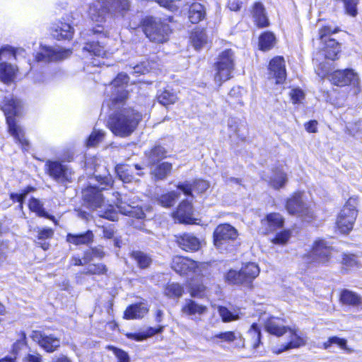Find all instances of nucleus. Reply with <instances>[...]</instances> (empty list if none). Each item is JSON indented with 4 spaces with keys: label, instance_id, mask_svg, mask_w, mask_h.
<instances>
[{
    "label": "nucleus",
    "instance_id": "obj_27",
    "mask_svg": "<svg viewBox=\"0 0 362 362\" xmlns=\"http://www.w3.org/2000/svg\"><path fill=\"white\" fill-rule=\"evenodd\" d=\"M266 330L274 335L277 337L282 336L288 330L281 320L276 317H270L265 322Z\"/></svg>",
    "mask_w": 362,
    "mask_h": 362
},
{
    "label": "nucleus",
    "instance_id": "obj_7",
    "mask_svg": "<svg viewBox=\"0 0 362 362\" xmlns=\"http://www.w3.org/2000/svg\"><path fill=\"white\" fill-rule=\"evenodd\" d=\"M334 251V247L326 240L318 239L314 242L310 252L305 254L302 259L307 264L324 265L329 262Z\"/></svg>",
    "mask_w": 362,
    "mask_h": 362
},
{
    "label": "nucleus",
    "instance_id": "obj_9",
    "mask_svg": "<svg viewBox=\"0 0 362 362\" xmlns=\"http://www.w3.org/2000/svg\"><path fill=\"white\" fill-rule=\"evenodd\" d=\"M128 80L127 74H119L107 88V93H111L110 103L108 104L110 109H119L124 105L128 95L124 86L128 83Z\"/></svg>",
    "mask_w": 362,
    "mask_h": 362
},
{
    "label": "nucleus",
    "instance_id": "obj_10",
    "mask_svg": "<svg viewBox=\"0 0 362 362\" xmlns=\"http://www.w3.org/2000/svg\"><path fill=\"white\" fill-rule=\"evenodd\" d=\"M286 207L289 214L297 215L307 223L314 218L313 210L304 203L301 193H296L289 198Z\"/></svg>",
    "mask_w": 362,
    "mask_h": 362
},
{
    "label": "nucleus",
    "instance_id": "obj_31",
    "mask_svg": "<svg viewBox=\"0 0 362 362\" xmlns=\"http://www.w3.org/2000/svg\"><path fill=\"white\" fill-rule=\"evenodd\" d=\"M228 128L229 136H236L240 139L246 137V126L242 122H239L235 118H230L228 121Z\"/></svg>",
    "mask_w": 362,
    "mask_h": 362
},
{
    "label": "nucleus",
    "instance_id": "obj_47",
    "mask_svg": "<svg viewBox=\"0 0 362 362\" xmlns=\"http://www.w3.org/2000/svg\"><path fill=\"white\" fill-rule=\"evenodd\" d=\"M180 193L172 191L162 194L157 199L158 204L164 207H170L174 205L175 201L179 198Z\"/></svg>",
    "mask_w": 362,
    "mask_h": 362
},
{
    "label": "nucleus",
    "instance_id": "obj_14",
    "mask_svg": "<svg viewBox=\"0 0 362 362\" xmlns=\"http://www.w3.org/2000/svg\"><path fill=\"white\" fill-rule=\"evenodd\" d=\"M356 206L357 199L356 198L349 199L337 216V226H352L354 225L358 214Z\"/></svg>",
    "mask_w": 362,
    "mask_h": 362
},
{
    "label": "nucleus",
    "instance_id": "obj_12",
    "mask_svg": "<svg viewBox=\"0 0 362 362\" xmlns=\"http://www.w3.org/2000/svg\"><path fill=\"white\" fill-rule=\"evenodd\" d=\"M71 53L70 49L42 46L37 53L35 59L38 62H57L68 58Z\"/></svg>",
    "mask_w": 362,
    "mask_h": 362
},
{
    "label": "nucleus",
    "instance_id": "obj_45",
    "mask_svg": "<svg viewBox=\"0 0 362 362\" xmlns=\"http://www.w3.org/2000/svg\"><path fill=\"white\" fill-rule=\"evenodd\" d=\"M276 43V37L271 32H265L259 36V46L260 49L267 51L272 49Z\"/></svg>",
    "mask_w": 362,
    "mask_h": 362
},
{
    "label": "nucleus",
    "instance_id": "obj_39",
    "mask_svg": "<svg viewBox=\"0 0 362 362\" xmlns=\"http://www.w3.org/2000/svg\"><path fill=\"white\" fill-rule=\"evenodd\" d=\"M28 207L31 211L35 212L38 216L50 219L54 224L58 223L57 220L54 216L49 215L45 211L43 205L39 199L35 198L30 199Z\"/></svg>",
    "mask_w": 362,
    "mask_h": 362
},
{
    "label": "nucleus",
    "instance_id": "obj_11",
    "mask_svg": "<svg viewBox=\"0 0 362 362\" xmlns=\"http://www.w3.org/2000/svg\"><path fill=\"white\" fill-rule=\"evenodd\" d=\"M45 170L57 182L64 184L72 181L71 169L62 162L48 160L45 163Z\"/></svg>",
    "mask_w": 362,
    "mask_h": 362
},
{
    "label": "nucleus",
    "instance_id": "obj_42",
    "mask_svg": "<svg viewBox=\"0 0 362 362\" xmlns=\"http://www.w3.org/2000/svg\"><path fill=\"white\" fill-rule=\"evenodd\" d=\"M16 74L14 66L7 62H0V78L4 83L11 82Z\"/></svg>",
    "mask_w": 362,
    "mask_h": 362
},
{
    "label": "nucleus",
    "instance_id": "obj_36",
    "mask_svg": "<svg viewBox=\"0 0 362 362\" xmlns=\"http://www.w3.org/2000/svg\"><path fill=\"white\" fill-rule=\"evenodd\" d=\"M105 42H95L91 41L90 42H88L86 44V45L83 47V49L92 53L93 55L102 57V58H107L109 57L112 53L110 52L108 50L105 49L104 45H102L101 44H104Z\"/></svg>",
    "mask_w": 362,
    "mask_h": 362
},
{
    "label": "nucleus",
    "instance_id": "obj_20",
    "mask_svg": "<svg viewBox=\"0 0 362 362\" xmlns=\"http://www.w3.org/2000/svg\"><path fill=\"white\" fill-rule=\"evenodd\" d=\"M195 265V261L182 256L174 257L171 263L172 269L180 275H186L192 272V269Z\"/></svg>",
    "mask_w": 362,
    "mask_h": 362
},
{
    "label": "nucleus",
    "instance_id": "obj_5",
    "mask_svg": "<svg viewBox=\"0 0 362 362\" xmlns=\"http://www.w3.org/2000/svg\"><path fill=\"white\" fill-rule=\"evenodd\" d=\"M214 81L219 86L232 77L235 69L234 52L230 49L221 52L214 63Z\"/></svg>",
    "mask_w": 362,
    "mask_h": 362
},
{
    "label": "nucleus",
    "instance_id": "obj_8",
    "mask_svg": "<svg viewBox=\"0 0 362 362\" xmlns=\"http://www.w3.org/2000/svg\"><path fill=\"white\" fill-rule=\"evenodd\" d=\"M142 30L151 42L156 43L166 42L170 33V27L168 24L156 21L153 17H146L143 20Z\"/></svg>",
    "mask_w": 362,
    "mask_h": 362
},
{
    "label": "nucleus",
    "instance_id": "obj_18",
    "mask_svg": "<svg viewBox=\"0 0 362 362\" xmlns=\"http://www.w3.org/2000/svg\"><path fill=\"white\" fill-rule=\"evenodd\" d=\"M269 76L276 79V83H282L286 77L285 61L281 57L272 59L269 65Z\"/></svg>",
    "mask_w": 362,
    "mask_h": 362
},
{
    "label": "nucleus",
    "instance_id": "obj_29",
    "mask_svg": "<svg viewBox=\"0 0 362 362\" xmlns=\"http://www.w3.org/2000/svg\"><path fill=\"white\" fill-rule=\"evenodd\" d=\"M167 151L160 146H156L145 151V157L148 165L153 166L166 157Z\"/></svg>",
    "mask_w": 362,
    "mask_h": 362
},
{
    "label": "nucleus",
    "instance_id": "obj_49",
    "mask_svg": "<svg viewBox=\"0 0 362 362\" xmlns=\"http://www.w3.org/2000/svg\"><path fill=\"white\" fill-rule=\"evenodd\" d=\"M130 255L141 269L147 268L151 263V258L141 251H132Z\"/></svg>",
    "mask_w": 362,
    "mask_h": 362
},
{
    "label": "nucleus",
    "instance_id": "obj_40",
    "mask_svg": "<svg viewBox=\"0 0 362 362\" xmlns=\"http://www.w3.org/2000/svg\"><path fill=\"white\" fill-rule=\"evenodd\" d=\"M157 100L162 105L168 106L175 103L178 98L176 93L173 90L165 89L158 93Z\"/></svg>",
    "mask_w": 362,
    "mask_h": 362
},
{
    "label": "nucleus",
    "instance_id": "obj_41",
    "mask_svg": "<svg viewBox=\"0 0 362 362\" xmlns=\"http://www.w3.org/2000/svg\"><path fill=\"white\" fill-rule=\"evenodd\" d=\"M163 327H159L158 328L148 327L146 330L139 333H127L126 336L129 339L135 341H141L148 337L153 336L156 334L160 333Z\"/></svg>",
    "mask_w": 362,
    "mask_h": 362
},
{
    "label": "nucleus",
    "instance_id": "obj_64",
    "mask_svg": "<svg viewBox=\"0 0 362 362\" xmlns=\"http://www.w3.org/2000/svg\"><path fill=\"white\" fill-rule=\"evenodd\" d=\"M342 264L349 267L356 266L358 261L356 255L352 254H344L342 258Z\"/></svg>",
    "mask_w": 362,
    "mask_h": 362
},
{
    "label": "nucleus",
    "instance_id": "obj_44",
    "mask_svg": "<svg viewBox=\"0 0 362 362\" xmlns=\"http://www.w3.org/2000/svg\"><path fill=\"white\" fill-rule=\"evenodd\" d=\"M93 239V234L90 230H88L83 234L67 235V241L75 245L88 244L92 242Z\"/></svg>",
    "mask_w": 362,
    "mask_h": 362
},
{
    "label": "nucleus",
    "instance_id": "obj_24",
    "mask_svg": "<svg viewBox=\"0 0 362 362\" xmlns=\"http://www.w3.org/2000/svg\"><path fill=\"white\" fill-rule=\"evenodd\" d=\"M289 330V341L286 344L281 345L279 353L287 351L290 349H296L305 344L306 339L303 336V334L298 330L288 329Z\"/></svg>",
    "mask_w": 362,
    "mask_h": 362
},
{
    "label": "nucleus",
    "instance_id": "obj_51",
    "mask_svg": "<svg viewBox=\"0 0 362 362\" xmlns=\"http://www.w3.org/2000/svg\"><path fill=\"white\" fill-rule=\"evenodd\" d=\"M37 233V244H38L44 250H47L49 248V244L46 242H43V240L50 238L53 235V230L51 228H44Z\"/></svg>",
    "mask_w": 362,
    "mask_h": 362
},
{
    "label": "nucleus",
    "instance_id": "obj_54",
    "mask_svg": "<svg viewBox=\"0 0 362 362\" xmlns=\"http://www.w3.org/2000/svg\"><path fill=\"white\" fill-rule=\"evenodd\" d=\"M346 13L351 17H356L358 14L357 6L359 0H343Z\"/></svg>",
    "mask_w": 362,
    "mask_h": 362
},
{
    "label": "nucleus",
    "instance_id": "obj_35",
    "mask_svg": "<svg viewBox=\"0 0 362 362\" xmlns=\"http://www.w3.org/2000/svg\"><path fill=\"white\" fill-rule=\"evenodd\" d=\"M252 13L258 27L264 28L269 25V23L266 16L265 9L261 3L257 2L255 4Z\"/></svg>",
    "mask_w": 362,
    "mask_h": 362
},
{
    "label": "nucleus",
    "instance_id": "obj_15",
    "mask_svg": "<svg viewBox=\"0 0 362 362\" xmlns=\"http://www.w3.org/2000/svg\"><path fill=\"white\" fill-rule=\"evenodd\" d=\"M329 81L336 86H344L353 85L354 86L358 84L359 78L353 69H346L344 70H337L329 76Z\"/></svg>",
    "mask_w": 362,
    "mask_h": 362
},
{
    "label": "nucleus",
    "instance_id": "obj_28",
    "mask_svg": "<svg viewBox=\"0 0 362 362\" xmlns=\"http://www.w3.org/2000/svg\"><path fill=\"white\" fill-rule=\"evenodd\" d=\"M340 300L344 305L362 309V297L352 291L348 289L341 291Z\"/></svg>",
    "mask_w": 362,
    "mask_h": 362
},
{
    "label": "nucleus",
    "instance_id": "obj_3",
    "mask_svg": "<svg viewBox=\"0 0 362 362\" xmlns=\"http://www.w3.org/2000/svg\"><path fill=\"white\" fill-rule=\"evenodd\" d=\"M104 189V187L88 186L82 191L83 199L88 207L97 211L99 216L113 221L118 220L119 214L114 206L112 204L107 206L105 204L104 196L101 193Z\"/></svg>",
    "mask_w": 362,
    "mask_h": 362
},
{
    "label": "nucleus",
    "instance_id": "obj_52",
    "mask_svg": "<svg viewBox=\"0 0 362 362\" xmlns=\"http://www.w3.org/2000/svg\"><path fill=\"white\" fill-rule=\"evenodd\" d=\"M218 312L222 321L224 322H229L239 319L238 314L232 313L226 307L219 306Z\"/></svg>",
    "mask_w": 362,
    "mask_h": 362
},
{
    "label": "nucleus",
    "instance_id": "obj_32",
    "mask_svg": "<svg viewBox=\"0 0 362 362\" xmlns=\"http://www.w3.org/2000/svg\"><path fill=\"white\" fill-rule=\"evenodd\" d=\"M115 170L119 179L124 183L137 182L139 179L136 177V175L141 176L142 175V173L139 172L136 175H134L132 168L124 165H117Z\"/></svg>",
    "mask_w": 362,
    "mask_h": 362
},
{
    "label": "nucleus",
    "instance_id": "obj_43",
    "mask_svg": "<svg viewBox=\"0 0 362 362\" xmlns=\"http://www.w3.org/2000/svg\"><path fill=\"white\" fill-rule=\"evenodd\" d=\"M207 36L204 30H194L190 37L191 42L196 49L202 48L207 43Z\"/></svg>",
    "mask_w": 362,
    "mask_h": 362
},
{
    "label": "nucleus",
    "instance_id": "obj_60",
    "mask_svg": "<svg viewBox=\"0 0 362 362\" xmlns=\"http://www.w3.org/2000/svg\"><path fill=\"white\" fill-rule=\"evenodd\" d=\"M33 190V188L31 187H28V188H26L25 189H24L22 193L21 194H16V193H11L10 194V197L11 199L13 201V202H18L20 203L19 204V207L21 209H22L23 207V200L25 199V198L26 197V196L28 195V194L29 192H30L31 191Z\"/></svg>",
    "mask_w": 362,
    "mask_h": 362
},
{
    "label": "nucleus",
    "instance_id": "obj_21",
    "mask_svg": "<svg viewBox=\"0 0 362 362\" xmlns=\"http://www.w3.org/2000/svg\"><path fill=\"white\" fill-rule=\"evenodd\" d=\"M208 308L199 304L194 300L185 299V304L181 308V312L188 316H202L206 313Z\"/></svg>",
    "mask_w": 362,
    "mask_h": 362
},
{
    "label": "nucleus",
    "instance_id": "obj_63",
    "mask_svg": "<svg viewBox=\"0 0 362 362\" xmlns=\"http://www.w3.org/2000/svg\"><path fill=\"white\" fill-rule=\"evenodd\" d=\"M206 288L203 284L193 285L189 288V293L192 297L202 298L204 296Z\"/></svg>",
    "mask_w": 362,
    "mask_h": 362
},
{
    "label": "nucleus",
    "instance_id": "obj_13",
    "mask_svg": "<svg viewBox=\"0 0 362 362\" xmlns=\"http://www.w3.org/2000/svg\"><path fill=\"white\" fill-rule=\"evenodd\" d=\"M173 218L180 224L194 225L199 224L194 217V208L191 202L188 200L182 201L177 206L176 210L172 214Z\"/></svg>",
    "mask_w": 362,
    "mask_h": 362
},
{
    "label": "nucleus",
    "instance_id": "obj_30",
    "mask_svg": "<svg viewBox=\"0 0 362 362\" xmlns=\"http://www.w3.org/2000/svg\"><path fill=\"white\" fill-rule=\"evenodd\" d=\"M321 54L317 52L313 59L315 73L322 78L326 77L331 70V64Z\"/></svg>",
    "mask_w": 362,
    "mask_h": 362
},
{
    "label": "nucleus",
    "instance_id": "obj_17",
    "mask_svg": "<svg viewBox=\"0 0 362 362\" xmlns=\"http://www.w3.org/2000/svg\"><path fill=\"white\" fill-rule=\"evenodd\" d=\"M238 234L235 228H216L214 233V245L218 249L226 247V245L234 240Z\"/></svg>",
    "mask_w": 362,
    "mask_h": 362
},
{
    "label": "nucleus",
    "instance_id": "obj_56",
    "mask_svg": "<svg viewBox=\"0 0 362 362\" xmlns=\"http://www.w3.org/2000/svg\"><path fill=\"white\" fill-rule=\"evenodd\" d=\"M105 134L101 130H94L87 140V146L93 147L96 146L104 139Z\"/></svg>",
    "mask_w": 362,
    "mask_h": 362
},
{
    "label": "nucleus",
    "instance_id": "obj_25",
    "mask_svg": "<svg viewBox=\"0 0 362 362\" xmlns=\"http://www.w3.org/2000/svg\"><path fill=\"white\" fill-rule=\"evenodd\" d=\"M218 339H220L221 341H226L228 343H230L239 339V342L237 346L242 348L245 346L244 339L240 333L228 331L220 332L207 339L208 341H211L216 344H218Z\"/></svg>",
    "mask_w": 362,
    "mask_h": 362
},
{
    "label": "nucleus",
    "instance_id": "obj_33",
    "mask_svg": "<svg viewBox=\"0 0 362 362\" xmlns=\"http://www.w3.org/2000/svg\"><path fill=\"white\" fill-rule=\"evenodd\" d=\"M148 311L144 303H136L129 305L124 312V318L127 320L142 318Z\"/></svg>",
    "mask_w": 362,
    "mask_h": 362
},
{
    "label": "nucleus",
    "instance_id": "obj_1",
    "mask_svg": "<svg viewBox=\"0 0 362 362\" xmlns=\"http://www.w3.org/2000/svg\"><path fill=\"white\" fill-rule=\"evenodd\" d=\"M21 107V101L12 95L5 97L1 105V109L6 116L9 133L22 145L24 150H27L28 141L25 138L23 130L16 124L14 118L19 115Z\"/></svg>",
    "mask_w": 362,
    "mask_h": 362
},
{
    "label": "nucleus",
    "instance_id": "obj_37",
    "mask_svg": "<svg viewBox=\"0 0 362 362\" xmlns=\"http://www.w3.org/2000/svg\"><path fill=\"white\" fill-rule=\"evenodd\" d=\"M240 271L245 279L247 286H250L253 280L259 274L258 265L253 262H248L244 264L240 269Z\"/></svg>",
    "mask_w": 362,
    "mask_h": 362
},
{
    "label": "nucleus",
    "instance_id": "obj_58",
    "mask_svg": "<svg viewBox=\"0 0 362 362\" xmlns=\"http://www.w3.org/2000/svg\"><path fill=\"white\" fill-rule=\"evenodd\" d=\"M291 235V231L288 229H284L279 233H277L272 242L275 244L284 245L286 244Z\"/></svg>",
    "mask_w": 362,
    "mask_h": 362
},
{
    "label": "nucleus",
    "instance_id": "obj_4",
    "mask_svg": "<svg viewBox=\"0 0 362 362\" xmlns=\"http://www.w3.org/2000/svg\"><path fill=\"white\" fill-rule=\"evenodd\" d=\"M105 198L114 203L119 213L139 219L146 218L147 214L139 206L136 197L133 194H122L118 192H107Z\"/></svg>",
    "mask_w": 362,
    "mask_h": 362
},
{
    "label": "nucleus",
    "instance_id": "obj_23",
    "mask_svg": "<svg viewBox=\"0 0 362 362\" xmlns=\"http://www.w3.org/2000/svg\"><path fill=\"white\" fill-rule=\"evenodd\" d=\"M52 35L58 40H70L74 35V28L68 23L58 22L52 25Z\"/></svg>",
    "mask_w": 362,
    "mask_h": 362
},
{
    "label": "nucleus",
    "instance_id": "obj_53",
    "mask_svg": "<svg viewBox=\"0 0 362 362\" xmlns=\"http://www.w3.org/2000/svg\"><path fill=\"white\" fill-rule=\"evenodd\" d=\"M266 221L269 226H284V218L279 213H271L267 216Z\"/></svg>",
    "mask_w": 362,
    "mask_h": 362
},
{
    "label": "nucleus",
    "instance_id": "obj_46",
    "mask_svg": "<svg viewBox=\"0 0 362 362\" xmlns=\"http://www.w3.org/2000/svg\"><path fill=\"white\" fill-rule=\"evenodd\" d=\"M184 292L183 287L178 283H168L164 288V294L168 298H180Z\"/></svg>",
    "mask_w": 362,
    "mask_h": 362
},
{
    "label": "nucleus",
    "instance_id": "obj_16",
    "mask_svg": "<svg viewBox=\"0 0 362 362\" xmlns=\"http://www.w3.org/2000/svg\"><path fill=\"white\" fill-rule=\"evenodd\" d=\"M33 341L47 352H54L60 346V339L54 335H46L40 331H33L31 335Z\"/></svg>",
    "mask_w": 362,
    "mask_h": 362
},
{
    "label": "nucleus",
    "instance_id": "obj_57",
    "mask_svg": "<svg viewBox=\"0 0 362 362\" xmlns=\"http://www.w3.org/2000/svg\"><path fill=\"white\" fill-rule=\"evenodd\" d=\"M15 58V51L11 47L5 46L0 49V62H6Z\"/></svg>",
    "mask_w": 362,
    "mask_h": 362
},
{
    "label": "nucleus",
    "instance_id": "obj_22",
    "mask_svg": "<svg viewBox=\"0 0 362 362\" xmlns=\"http://www.w3.org/2000/svg\"><path fill=\"white\" fill-rule=\"evenodd\" d=\"M265 180L269 182V185L276 189H279L284 187L287 182V175L282 168H276L273 169L271 175L267 176Z\"/></svg>",
    "mask_w": 362,
    "mask_h": 362
},
{
    "label": "nucleus",
    "instance_id": "obj_59",
    "mask_svg": "<svg viewBox=\"0 0 362 362\" xmlns=\"http://www.w3.org/2000/svg\"><path fill=\"white\" fill-rule=\"evenodd\" d=\"M107 272V268L104 264H90L88 267L86 272H83L85 274H103Z\"/></svg>",
    "mask_w": 362,
    "mask_h": 362
},
{
    "label": "nucleus",
    "instance_id": "obj_34",
    "mask_svg": "<svg viewBox=\"0 0 362 362\" xmlns=\"http://www.w3.org/2000/svg\"><path fill=\"white\" fill-rule=\"evenodd\" d=\"M151 167V173L156 180L165 179L173 169V165L168 162L158 163Z\"/></svg>",
    "mask_w": 362,
    "mask_h": 362
},
{
    "label": "nucleus",
    "instance_id": "obj_6",
    "mask_svg": "<svg viewBox=\"0 0 362 362\" xmlns=\"http://www.w3.org/2000/svg\"><path fill=\"white\" fill-rule=\"evenodd\" d=\"M101 6L102 11L98 10L95 6H90L89 8V15L93 21L100 23L105 21L103 13L105 11L107 13L115 16L121 15L129 9V2L128 0H103Z\"/></svg>",
    "mask_w": 362,
    "mask_h": 362
},
{
    "label": "nucleus",
    "instance_id": "obj_50",
    "mask_svg": "<svg viewBox=\"0 0 362 362\" xmlns=\"http://www.w3.org/2000/svg\"><path fill=\"white\" fill-rule=\"evenodd\" d=\"M332 344H337L340 349L351 352V349L346 346V340L337 337H332L323 344L325 349H329Z\"/></svg>",
    "mask_w": 362,
    "mask_h": 362
},
{
    "label": "nucleus",
    "instance_id": "obj_62",
    "mask_svg": "<svg viewBox=\"0 0 362 362\" xmlns=\"http://www.w3.org/2000/svg\"><path fill=\"white\" fill-rule=\"evenodd\" d=\"M338 30H339L338 28H333L329 25L323 26L319 30L320 39L325 42V40H326L325 38L327 36H329L331 34L337 33Z\"/></svg>",
    "mask_w": 362,
    "mask_h": 362
},
{
    "label": "nucleus",
    "instance_id": "obj_26",
    "mask_svg": "<svg viewBox=\"0 0 362 362\" xmlns=\"http://www.w3.org/2000/svg\"><path fill=\"white\" fill-rule=\"evenodd\" d=\"M340 51L339 42L334 39L329 38L328 40H325V47L317 53L321 54L325 59L334 61L337 59V55Z\"/></svg>",
    "mask_w": 362,
    "mask_h": 362
},
{
    "label": "nucleus",
    "instance_id": "obj_61",
    "mask_svg": "<svg viewBox=\"0 0 362 362\" xmlns=\"http://www.w3.org/2000/svg\"><path fill=\"white\" fill-rule=\"evenodd\" d=\"M209 267V265L206 262H196V265L192 269V272L199 276H204L208 272Z\"/></svg>",
    "mask_w": 362,
    "mask_h": 362
},
{
    "label": "nucleus",
    "instance_id": "obj_38",
    "mask_svg": "<svg viewBox=\"0 0 362 362\" xmlns=\"http://www.w3.org/2000/svg\"><path fill=\"white\" fill-rule=\"evenodd\" d=\"M206 11L204 6L199 3H193L189 9L188 18L191 23H198L205 18Z\"/></svg>",
    "mask_w": 362,
    "mask_h": 362
},
{
    "label": "nucleus",
    "instance_id": "obj_55",
    "mask_svg": "<svg viewBox=\"0 0 362 362\" xmlns=\"http://www.w3.org/2000/svg\"><path fill=\"white\" fill-rule=\"evenodd\" d=\"M248 334L252 338V346L257 349L260 343L261 332L257 324H252L248 331Z\"/></svg>",
    "mask_w": 362,
    "mask_h": 362
},
{
    "label": "nucleus",
    "instance_id": "obj_2",
    "mask_svg": "<svg viewBox=\"0 0 362 362\" xmlns=\"http://www.w3.org/2000/svg\"><path fill=\"white\" fill-rule=\"evenodd\" d=\"M141 118L139 112L131 108H122L110 118V128L115 135L127 136L135 130Z\"/></svg>",
    "mask_w": 362,
    "mask_h": 362
},
{
    "label": "nucleus",
    "instance_id": "obj_19",
    "mask_svg": "<svg viewBox=\"0 0 362 362\" xmlns=\"http://www.w3.org/2000/svg\"><path fill=\"white\" fill-rule=\"evenodd\" d=\"M176 241L179 247L187 252H196L202 247L201 240L192 234L185 233L176 236Z\"/></svg>",
    "mask_w": 362,
    "mask_h": 362
},
{
    "label": "nucleus",
    "instance_id": "obj_48",
    "mask_svg": "<svg viewBox=\"0 0 362 362\" xmlns=\"http://www.w3.org/2000/svg\"><path fill=\"white\" fill-rule=\"evenodd\" d=\"M225 279L228 284L246 286L245 279L240 270H229L225 275Z\"/></svg>",
    "mask_w": 362,
    "mask_h": 362
}]
</instances>
